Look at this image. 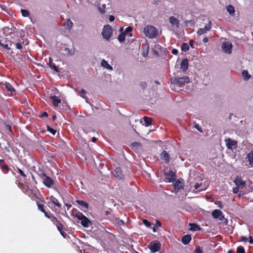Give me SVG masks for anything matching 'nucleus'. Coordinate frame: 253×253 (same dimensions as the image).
Wrapping results in <instances>:
<instances>
[{
	"mask_svg": "<svg viewBox=\"0 0 253 253\" xmlns=\"http://www.w3.org/2000/svg\"><path fill=\"white\" fill-rule=\"evenodd\" d=\"M189 82V79L187 76L172 78L171 79L170 87L172 90L177 91V87H180L183 86L186 84H188Z\"/></svg>",
	"mask_w": 253,
	"mask_h": 253,
	"instance_id": "obj_1",
	"label": "nucleus"
},
{
	"mask_svg": "<svg viewBox=\"0 0 253 253\" xmlns=\"http://www.w3.org/2000/svg\"><path fill=\"white\" fill-rule=\"evenodd\" d=\"M144 33L149 38H154L157 36L158 31L154 26H147L144 28Z\"/></svg>",
	"mask_w": 253,
	"mask_h": 253,
	"instance_id": "obj_2",
	"label": "nucleus"
},
{
	"mask_svg": "<svg viewBox=\"0 0 253 253\" xmlns=\"http://www.w3.org/2000/svg\"><path fill=\"white\" fill-rule=\"evenodd\" d=\"M75 217L81 221V224L84 227H88L91 224L90 220L81 212L76 214Z\"/></svg>",
	"mask_w": 253,
	"mask_h": 253,
	"instance_id": "obj_3",
	"label": "nucleus"
},
{
	"mask_svg": "<svg viewBox=\"0 0 253 253\" xmlns=\"http://www.w3.org/2000/svg\"><path fill=\"white\" fill-rule=\"evenodd\" d=\"M40 176L42 179L44 185L45 186H46L48 188H50L53 186L54 184V181L51 177L47 176L44 173H42Z\"/></svg>",
	"mask_w": 253,
	"mask_h": 253,
	"instance_id": "obj_4",
	"label": "nucleus"
},
{
	"mask_svg": "<svg viewBox=\"0 0 253 253\" xmlns=\"http://www.w3.org/2000/svg\"><path fill=\"white\" fill-rule=\"evenodd\" d=\"M113 33L112 29L109 25L104 26L102 35L103 37L106 40H109Z\"/></svg>",
	"mask_w": 253,
	"mask_h": 253,
	"instance_id": "obj_5",
	"label": "nucleus"
},
{
	"mask_svg": "<svg viewBox=\"0 0 253 253\" xmlns=\"http://www.w3.org/2000/svg\"><path fill=\"white\" fill-rule=\"evenodd\" d=\"M109 0H96L95 4L98 7L100 12L104 13L105 11L106 4H109Z\"/></svg>",
	"mask_w": 253,
	"mask_h": 253,
	"instance_id": "obj_6",
	"label": "nucleus"
},
{
	"mask_svg": "<svg viewBox=\"0 0 253 253\" xmlns=\"http://www.w3.org/2000/svg\"><path fill=\"white\" fill-rule=\"evenodd\" d=\"M221 49L227 54H230L232 52V44L228 41L224 42L221 44Z\"/></svg>",
	"mask_w": 253,
	"mask_h": 253,
	"instance_id": "obj_7",
	"label": "nucleus"
},
{
	"mask_svg": "<svg viewBox=\"0 0 253 253\" xmlns=\"http://www.w3.org/2000/svg\"><path fill=\"white\" fill-rule=\"evenodd\" d=\"M225 144L227 148L230 150H233L237 147V142L231 138H228L225 140Z\"/></svg>",
	"mask_w": 253,
	"mask_h": 253,
	"instance_id": "obj_8",
	"label": "nucleus"
},
{
	"mask_svg": "<svg viewBox=\"0 0 253 253\" xmlns=\"http://www.w3.org/2000/svg\"><path fill=\"white\" fill-rule=\"evenodd\" d=\"M148 248L151 252L155 253L160 250L161 244L158 242H152L149 244Z\"/></svg>",
	"mask_w": 253,
	"mask_h": 253,
	"instance_id": "obj_9",
	"label": "nucleus"
},
{
	"mask_svg": "<svg viewBox=\"0 0 253 253\" xmlns=\"http://www.w3.org/2000/svg\"><path fill=\"white\" fill-rule=\"evenodd\" d=\"M211 28V22L209 21V23L206 25L204 28L199 29L197 33L198 35H201L207 33L208 32L210 31Z\"/></svg>",
	"mask_w": 253,
	"mask_h": 253,
	"instance_id": "obj_10",
	"label": "nucleus"
},
{
	"mask_svg": "<svg viewBox=\"0 0 253 253\" xmlns=\"http://www.w3.org/2000/svg\"><path fill=\"white\" fill-rule=\"evenodd\" d=\"M165 179L169 182H173L175 180V173L172 171H169L165 173Z\"/></svg>",
	"mask_w": 253,
	"mask_h": 253,
	"instance_id": "obj_11",
	"label": "nucleus"
},
{
	"mask_svg": "<svg viewBox=\"0 0 253 253\" xmlns=\"http://www.w3.org/2000/svg\"><path fill=\"white\" fill-rule=\"evenodd\" d=\"M169 22L174 29H178L179 27V21L174 16L169 18Z\"/></svg>",
	"mask_w": 253,
	"mask_h": 253,
	"instance_id": "obj_12",
	"label": "nucleus"
},
{
	"mask_svg": "<svg viewBox=\"0 0 253 253\" xmlns=\"http://www.w3.org/2000/svg\"><path fill=\"white\" fill-rule=\"evenodd\" d=\"M234 182L236 185L240 188H243L246 185L245 181H243L239 176H237Z\"/></svg>",
	"mask_w": 253,
	"mask_h": 253,
	"instance_id": "obj_13",
	"label": "nucleus"
},
{
	"mask_svg": "<svg viewBox=\"0 0 253 253\" xmlns=\"http://www.w3.org/2000/svg\"><path fill=\"white\" fill-rule=\"evenodd\" d=\"M114 174L115 176L119 179H122L124 178V175L122 173V170L119 167L115 168L114 171Z\"/></svg>",
	"mask_w": 253,
	"mask_h": 253,
	"instance_id": "obj_14",
	"label": "nucleus"
},
{
	"mask_svg": "<svg viewBox=\"0 0 253 253\" xmlns=\"http://www.w3.org/2000/svg\"><path fill=\"white\" fill-rule=\"evenodd\" d=\"M173 185L175 193H177L179 189L182 188L183 183L179 180H176L173 183Z\"/></svg>",
	"mask_w": 253,
	"mask_h": 253,
	"instance_id": "obj_15",
	"label": "nucleus"
},
{
	"mask_svg": "<svg viewBox=\"0 0 253 253\" xmlns=\"http://www.w3.org/2000/svg\"><path fill=\"white\" fill-rule=\"evenodd\" d=\"M188 67V61L185 58L182 60L180 64V69L183 71H185Z\"/></svg>",
	"mask_w": 253,
	"mask_h": 253,
	"instance_id": "obj_16",
	"label": "nucleus"
},
{
	"mask_svg": "<svg viewBox=\"0 0 253 253\" xmlns=\"http://www.w3.org/2000/svg\"><path fill=\"white\" fill-rule=\"evenodd\" d=\"M161 158L165 160L166 163H168L169 162V155L167 152L163 151L161 154Z\"/></svg>",
	"mask_w": 253,
	"mask_h": 253,
	"instance_id": "obj_17",
	"label": "nucleus"
},
{
	"mask_svg": "<svg viewBox=\"0 0 253 253\" xmlns=\"http://www.w3.org/2000/svg\"><path fill=\"white\" fill-rule=\"evenodd\" d=\"M141 123L143 125L148 126L151 124V119L147 117H144L143 120L141 121Z\"/></svg>",
	"mask_w": 253,
	"mask_h": 253,
	"instance_id": "obj_18",
	"label": "nucleus"
},
{
	"mask_svg": "<svg viewBox=\"0 0 253 253\" xmlns=\"http://www.w3.org/2000/svg\"><path fill=\"white\" fill-rule=\"evenodd\" d=\"M101 65L103 67H104L108 70H109L111 71L113 70V67L110 65H109V63L104 59L102 60V61L101 62Z\"/></svg>",
	"mask_w": 253,
	"mask_h": 253,
	"instance_id": "obj_19",
	"label": "nucleus"
},
{
	"mask_svg": "<svg viewBox=\"0 0 253 253\" xmlns=\"http://www.w3.org/2000/svg\"><path fill=\"white\" fill-rule=\"evenodd\" d=\"M0 167L4 172L6 173L8 171L9 168L7 165L4 164L3 160H0Z\"/></svg>",
	"mask_w": 253,
	"mask_h": 253,
	"instance_id": "obj_20",
	"label": "nucleus"
},
{
	"mask_svg": "<svg viewBox=\"0 0 253 253\" xmlns=\"http://www.w3.org/2000/svg\"><path fill=\"white\" fill-rule=\"evenodd\" d=\"M50 98L53 105L56 107L58 106L59 104L61 102L60 99L56 96H52Z\"/></svg>",
	"mask_w": 253,
	"mask_h": 253,
	"instance_id": "obj_21",
	"label": "nucleus"
},
{
	"mask_svg": "<svg viewBox=\"0 0 253 253\" xmlns=\"http://www.w3.org/2000/svg\"><path fill=\"white\" fill-rule=\"evenodd\" d=\"M0 45L7 50L10 49V47L7 43V41L5 39L0 40Z\"/></svg>",
	"mask_w": 253,
	"mask_h": 253,
	"instance_id": "obj_22",
	"label": "nucleus"
},
{
	"mask_svg": "<svg viewBox=\"0 0 253 253\" xmlns=\"http://www.w3.org/2000/svg\"><path fill=\"white\" fill-rule=\"evenodd\" d=\"M76 202L81 207L84 208L85 209H88V204L85 201L83 200H77L76 201Z\"/></svg>",
	"mask_w": 253,
	"mask_h": 253,
	"instance_id": "obj_23",
	"label": "nucleus"
},
{
	"mask_svg": "<svg viewBox=\"0 0 253 253\" xmlns=\"http://www.w3.org/2000/svg\"><path fill=\"white\" fill-rule=\"evenodd\" d=\"M191 237L189 235H184L182 238V242L184 245L188 244L191 241Z\"/></svg>",
	"mask_w": 253,
	"mask_h": 253,
	"instance_id": "obj_24",
	"label": "nucleus"
},
{
	"mask_svg": "<svg viewBox=\"0 0 253 253\" xmlns=\"http://www.w3.org/2000/svg\"><path fill=\"white\" fill-rule=\"evenodd\" d=\"M49 67L53 69L56 72L59 73V70H58L57 67L56 66V65L52 62V60L51 58H49Z\"/></svg>",
	"mask_w": 253,
	"mask_h": 253,
	"instance_id": "obj_25",
	"label": "nucleus"
},
{
	"mask_svg": "<svg viewBox=\"0 0 253 253\" xmlns=\"http://www.w3.org/2000/svg\"><path fill=\"white\" fill-rule=\"evenodd\" d=\"M247 158L248 159L249 164L251 167H253V151H251L247 154Z\"/></svg>",
	"mask_w": 253,
	"mask_h": 253,
	"instance_id": "obj_26",
	"label": "nucleus"
},
{
	"mask_svg": "<svg viewBox=\"0 0 253 253\" xmlns=\"http://www.w3.org/2000/svg\"><path fill=\"white\" fill-rule=\"evenodd\" d=\"M73 26V22L70 19H67L64 23V27L65 29L70 30Z\"/></svg>",
	"mask_w": 253,
	"mask_h": 253,
	"instance_id": "obj_27",
	"label": "nucleus"
},
{
	"mask_svg": "<svg viewBox=\"0 0 253 253\" xmlns=\"http://www.w3.org/2000/svg\"><path fill=\"white\" fill-rule=\"evenodd\" d=\"M226 10L232 16L235 15L234 7L232 5H228L226 6Z\"/></svg>",
	"mask_w": 253,
	"mask_h": 253,
	"instance_id": "obj_28",
	"label": "nucleus"
},
{
	"mask_svg": "<svg viewBox=\"0 0 253 253\" xmlns=\"http://www.w3.org/2000/svg\"><path fill=\"white\" fill-rule=\"evenodd\" d=\"M190 229L191 231H196L200 230V227L199 225L195 223H189Z\"/></svg>",
	"mask_w": 253,
	"mask_h": 253,
	"instance_id": "obj_29",
	"label": "nucleus"
},
{
	"mask_svg": "<svg viewBox=\"0 0 253 253\" xmlns=\"http://www.w3.org/2000/svg\"><path fill=\"white\" fill-rule=\"evenodd\" d=\"M242 74L243 79L245 81H248L251 77V75L249 74L248 71L247 70H244L242 72Z\"/></svg>",
	"mask_w": 253,
	"mask_h": 253,
	"instance_id": "obj_30",
	"label": "nucleus"
},
{
	"mask_svg": "<svg viewBox=\"0 0 253 253\" xmlns=\"http://www.w3.org/2000/svg\"><path fill=\"white\" fill-rule=\"evenodd\" d=\"M222 212L219 210H215L212 212V216L214 218H217L221 214Z\"/></svg>",
	"mask_w": 253,
	"mask_h": 253,
	"instance_id": "obj_31",
	"label": "nucleus"
},
{
	"mask_svg": "<svg viewBox=\"0 0 253 253\" xmlns=\"http://www.w3.org/2000/svg\"><path fill=\"white\" fill-rule=\"evenodd\" d=\"M50 201L55 205L57 206L58 207L60 208L61 207V205L60 204V203L58 202V200L54 198V197L51 196L50 198Z\"/></svg>",
	"mask_w": 253,
	"mask_h": 253,
	"instance_id": "obj_32",
	"label": "nucleus"
},
{
	"mask_svg": "<svg viewBox=\"0 0 253 253\" xmlns=\"http://www.w3.org/2000/svg\"><path fill=\"white\" fill-rule=\"evenodd\" d=\"M4 85H5V88L8 91L12 92L15 91L14 87L12 86V85L10 83L6 82L5 83Z\"/></svg>",
	"mask_w": 253,
	"mask_h": 253,
	"instance_id": "obj_33",
	"label": "nucleus"
},
{
	"mask_svg": "<svg viewBox=\"0 0 253 253\" xmlns=\"http://www.w3.org/2000/svg\"><path fill=\"white\" fill-rule=\"evenodd\" d=\"M132 28L131 27L129 26V27H127L125 31V35L128 34L129 37H132Z\"/></svg>",
	"mask_w": 253,
	"mask_h": 253,
	"instance_id": "obj_34",
	"label": "nucleus"
},
{
	"mask_svg": "<svg viewBox=\"0 0 253 253\" xmlns=\"http://www.w3.org/2000/svg\"><path fill=\"white\" fill-rule=\"evenodd\" d=\"M126 38V35L125 33H120L119 37H118V41L122 42H124Z\"/></svg>",
	"mask_w": 253,
	"mask_h": 253,
	"instance_id": "obj_35",
	"label": "nucleus"
},
{
	"mask_svg": "<svg viewBox=\"0 0 253 253\" xmlns=\"http://www.w3.org/2000/svg\"><path fill=\"white\" fill-rule=\"evenodd\" d=\"M189 46L187 43H183L181 46V50L183 51H187L189 50Z\"/></svg>",
	"mask_w": 253,
	"mask_h": 253,
	"instance_id": "obj_36",
	"label": "nucleus"
},
{
	"mask_svg": "<svg viewBox=\"0 0 253 253\" xmlns=\"http://www.w3.org/2000/svg\"><path fill=\"white\" fill-rule=\"evenodd\" d=\"M217 219H219L220 221L223 222L225 224H227L228 222V220L224 217L222 213L220 216L217 218Z\"/></svg>",
	"mask_w": 253,
	"mask_h": 253,
	"instance_id": "obj_37",
	"label": "nucleus"
},
{
	"mask_svg": "<svg viewBox=\"0 0 253 253\" xmlns=\"http://www.w3.org/2000/svg\"><path fill=\"white\" fill-rule=\"evenodd\" d=\"M21 12L24 17H27L29 15V12L27 10L21 9Z\"/></svg>",
	"mask_w": 253,
	"mask_h": 253,
	"instance_id": "obj_38",
	"label": "nucleus"
},
{
	"mask_svg": "<svg viewBox=\"0 0 253 253\" xmlns=\"http://www.w3.org/2000/svg\"><path fill=\"white\" fill-rule=\"evenodd\" d=\"M147 86V84L145 82H141L139 84V86L141 89H145Z\"/></svg>",
	"mask_w": 253,
	"mask_h": 253,
	"instance_id": "obj_39",
	"label": "nucleus"
},
{
	"mask_svg": "<svg viewBox=\"0 0 253 253\" xmlns=\"http://www.w3.org/2000/svg\"><path fill=\"white\" fill-rule=\"evenodd\" d=\"M237 253H245V249L242 246L238 247L237 249Z\"/></svg>",
	"mask_w": 253,
	"mask_h": 253,
	"instance_id": "obj_40",
	"label": "nucleus"
},
{
	"mask_svg": "<svg viewBox=\"0 0 253 253\" xmlns=\"http://www.w3.org/2000/svg\"><path fill=\"white\" fill-rule=\"evenodd\" d=\"M143 223L147 227H149L151 225V223L146 219H143Z\"/></svg>",
	"mask_w": 253,
	"mask_h": 253,
	"instance_id": "obj_41",
	"label": "nucleus"
},
{
	"mask_svg": "<svg viewBox=\"0 0 253 253\" xmlns=\"http://www.w3.org/2000/svg\"><path fill=\"white\" fill-rule=\"evenodd\" d=\"M86 91L84 89H82L79 92V94L83 98H84V95H85Z\"/></svg>",
	"mask_w": 253,
	"mask_h": 253,
	"instance_id": "obj_42",
	"label": "nucleus"
},
{
	"mask_svg": "<svg viewBox=\"0 0 253 253\" xmlns=\"http://www.w3.org/2000/svg\"><path fill=\"white\" fill-rule=\"evenodd\" d=\"M47 130L53 135H55L56 132V131L55 129H54L53 128H52L51 127H48V126L47 127Z\"/></svg>",
	"mask_w": 253,
	"mask_h": 253,
	"instance_id": "obj_43",
	"label": "nucleus"
},
{
	"mask_svg": "<svg viewBox=\"0 0 253 253\" xmlns=\"http://www.w3.org/2000/svg\"><path fill=\"white\" fill-rule=\"evenodd\" d=\"M240 241L246 243L248 242V238L245 236H242Z\"/></svg>",
	"mask_w": 253,
	"mask_h": 253,
	"instance_id": "obj_44",
	"label": "nucleus"
},
{
	"mask_svg": "<svg viewBox=\"0 0 253 253\" xmlns=\"http://www.w3.org/2000/svg\"><path fill=\"white\" fill-rule=\"evenodd\" d=\"M38 207L39 210L41 211H43L44 209L43 206L42 204L38 203Z\"/></svg>",
	"mask_w": 253,
	"mask_h": 253,
	"instance_id": "obj_45",
	"label": "nucleus"
},
{
	"mask_svg": "<svg viewBox=\"0 0 253 253\" xmlns=\"http://www.w3.org/2000/svg\"><path fill=\"white\" fill-rule=\"evenodd\" d=\"M201 186V183H197L194 185V188L196 190H198Z\"/></svg>",
	"mask_w": 253,
	"mask_h": 253,
	"instance_id": "obj_46",
	"label": "nucleus"
},
{
	"mask_svg": "<svg viewBox=\"0 0 253 253\" xmlns=\"http://www.w3.org/2000/svg\"><path fill=\"white\" fill-rule=\"evenodd\" d=\"M16 47L17 49H21L22 48V46L21 44L19 42H17L16 43Z\"/></svg>",
	"mask_w": 253,
	"mask_h": 253,
	"instance_id": "obj_47",
	"label": "nucleus"
},
{
	"mask_svg": "<svg viewBox=\"0 0 253 253\" xmlns=\"http://www.w3.org/2000/svg\"><path fill=\"white\" fill-rule=\"evenodd\" d=\"M195 252L196 253H202V250L200 247H198L195 249Z\"/></svg>",
	"mask_w": 253,
	"mask_h": 253,
	"instance_id": "obj_48",
	"label": "nucleus"
},
{
	"mask_svg": "<svg viewBox=\"0 0 253 253\" xmlns=\"http://www.w3.org/2000/svg\"><path fill=\"white\" fill-rule=\"evenodd\" d=\"M239 188L238 187H237V186H236L235 187H233V193H234V194L237 193L238 192Z\"/></svg>",
	"mask_w": 253,
	"mask_h": 253,
	"instance_id": "obj_49",
	"label": "nucleus"
},
{
	"mask_svg": "<svg viewBox=\"0 0 253 253\" xmlns=\"http://www.w3.org/2000/svg\"><path fill=\"white\" fill-rule=\"evenodd\" d=\"M65 51H68V53L70 55H73L74 54V52L72 51V49H69V48H65Z\"/></svg>",
	"mask_w": 253,
	"mask_h": 253,
	"instance_id": "obj_50",
	"label": "nucleus"
},
{
	"mask_svg": "<svg viewBox=\"0 0 253 253\" xmlns=\"http://www.w3.org/2000/svg\"><path fill=\"white\" fill-rule=\"evenodd\" d=\"M118 224L120 226L124 225L125 222L123 220H119L118 221Z\"/></svg>",
	"mask_w": 253,
	"mask_h": 253,
	"instance_id": "obj_51",
	"label": "nucleus"
},
{
	"mask_svg": "<svg viewBox=\"0 0 253 253\" xmlns=\"http://www.w3.org/2000/svg\"><path fill=\"white\" fill-rule=\"evenodd\" d=\"M171 52L174 55H177L178 53V51L176 49H173L171 51Z\"/></svg>",
	"mask_w": 253,
	"mask_h": 253,
	"instance_id": "obj_52",
	"label": "nucleus"
},
{
	"mask_svg": "<svg viewBox=\"0 0 253 253\" xmlns=\"http://www.w3.org/2000/svg\"><path fill=\"white\" fill-rule=\"evenodd\" d=\"M19 173L22 175L23 177H26V175L24 173V172L21 169L18 170Z\"/></svg>",
	"mask_w": 253,
	"mask_h": 253,
	"instance_id": "obj_53",
	"label": "nucleus"
},
{
	"mask_svg": "<svg viewBox=\"0 0 253 253\" xmlns=\"http://www.w3.org/2000/svg\"><path fill=\"white\" fill-rule=\"evenodd\" d=\"M115 20V17L113 15H111L109 17V20L110 22H113Z\"/></svg>",
	"mask_w": 253,
	"mask_h": 253,
	"instance_id": "obj_54",
	"label": "nucleus"
},
{
	"mask_svg": "<svg viewBox=\"0 0 253 253\" xmlns=\"http://www.w3.org/2000/svg\"><path fill=\"white\" fill-rule=\"evenodd\" d=\"M56 226L57 227V229L59 231H61L62 228V226L61 224H59V225H56Z\"/></svg>",
	"mask_w": 253,
	"mask_h": 253,
	"instance_id": "obj_55",
	"label": "nucleus"
},
{
	"mask_svg": "<svg viewBox=\"0 0 253 253\" xmlns=\"http://www.w3.org/2000/svg\"><path fill=\"white\" fill-rule=\"evenodd\" d=\"M248 242L251 244H253V239H252L251 236H250L249 240L248 239Z\"/></svg>",
	"mask_w": 253,
	"mask_h": 253,
	"instance_id": "obj_56",
	"label": "nucleus"
},
{
	"mask_svg": "<svg viewBox=\"0 0 253 253\" xmlns=\"http://www.w3.org/2000/svg\"><path fill=\"white\" fill-rule=\"evenodd\" d=\"M156 225L157 227H160L161 226V223L159 221L157 220L156 222Z\"/></svg>",
	"mask_w": 253,
	"mask_h": 253,
	"instance_id": "obj_57",
	"label": "nucleus"
},
{
	"mask_svg": "<svg viewBox=\"0 0 253 253\" xmlns=\"http://www.w3.org/2000/svg\"><path fill=\"white\" fill-rule=\"evenodd\" d=\"M195 127L200 131L202 132L201 128L200 127V126L198 125H195Z\"/></svg>",
	"mask_w": 253,
	"mask_h": 253,
	"instance_id": "obj_58",
	"label": "nucleus"
},
{
	"mask_svg": "<svg viewBox=\"0 0 253 253\" xmlns=\"http://www.w3.org/2000/svg\"><path fill=\"white\" fill-rule=\"evenodd\" d=\"M48 115H47V113L45 112H43L42 115H41V116L42 117H47Z\"/></svg>",
	"mask_w": 253,
	"mask_h": 253,
	"instance_id": "obj_59",
	"label": "nucleus"
},
{
	"mask_svg": "<svg viewBox=\"0 0 253 253\" xmlns=\"http://www.w3.org/2000/svg\"><path fill=\"white\" fill-rule=\"evenodd\" d=\"M18 187L20 188V189H23V187H24V185L22 184V183H19L18 184Z\"/></svg>",
	"mask_w": 253,
	"mask_h": 253,
	"instance_id": "obj_60",
	"label": "nucleus"
},
{
	"mask_svg": "<svg viewBox=\"0 0 253 253\" xmlns=\"http://www.w3.org/2000/svg\"><path fill=\"white\" fill-rule=\"evenodd\" d=\"M208 41H209V40H208V38H207V37H205V38L203 39V42H205V43L207 42H208Z\"/></svg>",
	"mask_w": 253,
	"mask_h": 253,
	"instance_id": "obj_61",
	"label": "nucleus"
},
{
	"mask_svg": "<svg viewBox=\"0 0 253 253\" xmlns=\"http://www.w3.org/2000/svg\"><path fill=\"white\" fill-rule=\"evenodd\" d=\"M119 31L121 33H125V31H124V28L123 27L120 29Z\"/></svg>",
	"mask_w": 253,
	"mask_h": 253,
	"instance_id": "obj_62",
	"label": "nucleus"
},
{
	"mask_svg": "<svg viewBox=\"0 0 253 253\" xmlns=\"http://www.w3.org/2000/svg\"><path fill=\"white\" fill-rule=\"evenodd\" d=\"M96 140V138L94 137H93L92 138H91V141L92 142H95Z\"/></svg>",
	"mask_w": 253,
	"mask_h": 253,
	"instance_id": "obj_63",
	"label": "nucleus"
},
{
	"mask_svg": "<svg viewBox=\"0 0 253 253\" xmlns=\"http://www.w3.org/2000/svg\"><path fill=\"white\" fill-rule=\"evenodd\" d=\"M44 215L47 218H50V215L48 214V213L47 212L46 213H45Z\"/></svg>",
	"mask_w": 253,
	"mask_h": 253,
	"instance_id": "obj_64",
	"label": "nucleus"
}]
</instances>
